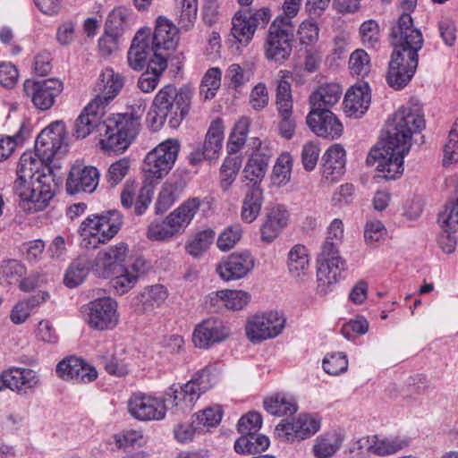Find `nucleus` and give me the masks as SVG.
<instances>
[{
    "label": "nucleus",
    "mask_w": 458,
    "mask_h": 458,
    "mask_svg": "<svg viewBox=\"0 0 458 458\" xmlns=\"http://www.w3.org/2000/svg\"><path fill=\"white\" fill-rule=\"evenodd\" d=\"M426 128L420 104L409 102L401 106L387 124L386 139L369 151L366 163L377 164V170L387 180H394L403 173V158L410 151L412 135Z\"/></svg>",
    "instance_id": "f257e3e1"
},
{
    "label": "nucleus",
    "mask_w": 458,
    "mask_h": 458,
    "mask_svg": "<svg viewBox=\"0 0 458 458\" xmlns=\"http://www.w3.org/2000/svg\"><path fill=\"white\" fill-rule=\"evenodd\" d=\"M57 183L52 167L35 152H24L17 165L13 190L21 208L30 213L46 208L55 195Z\"/></svg>",
    "instance_id": "f03ea898"
},
{
    "label": "nucleus",
    "mask_w": 458,
    "mask_h": 458,
    "mask_svg": "<svg viewBox=\"0 0 458 458\" xmlns=\"http://www.w3.org/2000/svg\"><path fill=\"white\" fill-rule=\"evenodd\" d=\"M193 96L189 85L176 89L168 84L163 87L154 98L151 110L154 113L150 123L154 131L160 129L165 123L176 129L188 114Z\"/></svg>",
    "instance_id": "7ed1b4c3"
},
{
    "label": "nucleus",
    "mask_w": 458,
    "mask_h": 458,
    "mask_svg": "<svg viewBox=\"0 0 458 458\" xmlns=\"http://www.w3.org/2000/svg\"><path fill=\"white\" fill-rule=\"evenodd\" d=\"M146 109V102L143 99L136 100L123 114H115L107 118V131L112 134L106 144L114 152H123L128 148L140 132V119Z\"/></svg>",
    "instance_id": "20e7f679"
},
{
    "label": "nucleus",
    "mask_w": 458,
    "mask_h": 458,
    "mask_svg": "<svg viewBox=\"0 0 458 458\" xmlns=\"http://www.w3.org/2000/svg\"><path fill=\"white\" fill-rule=\"evenodd\" d=\"M123 225V215L116 209L89 216L81 225L79 232L84 247L96 248L113 239Z\"/></svg>",
    "instance_id": "39448f33"
},
{
    "label": "nucleus",
    "mask_w": 458,
    "mask_h": 458,
    "mask_svg": "<svg viewBox=\"0 0 458 458\" xmlns=\"http://www.w3.org/2000/svg\"><path fill=\"white\" fill-rule=\"evenodd\" d=\"M211 387L209 373L206 369L196 375L186 384L176 386H171L165 392V396L172 399V410L175 414L190 412L199 396Z\"/></svg>",
    "instance_id": "423d86ee"
},
{
    "label": "nucleus",
    "mask_w": 458,
    "mask_h": 458,
    "mask_svg": "<svg viewBox=\"0 0 458 458\" xmlns=\"http://www.w3.org/2000/svg\"><path fill=\"white\" fill-rule=\"evenodd\" d=\"M391 45L394 48L392 57H417L418 51L423 46V38L420 30L413 27L411 15L400 14L391 28Z\"/></svg>",
    "instance_id": "0eeeda50"
},
{
    "label": "nucleus",
    "mask_w": 458,
    "mask_h": 458,
    "mask_svg": "<svg viewBox=\"0 0 458 458\" xmlns=\"http://www.w3.org/2000/svg\"><path fill=\"white\" fill-rule=\"evenodd\" d=\"M180 144L178 140L168 139L148 152L144 159L142 170L148 180H159L173 168Z\"/></svg>",
    "instance_id": "6e6552de"
},
{
    "label": "nucleus",
    "mask_w": 458,
    "mask_h": 458,
    "mask_svg": "<svg viewBox=\"0 0 458 458\" xmlns=\"http://www.w3.org/2000/svg\"><path fill=\"white\" fill-rule=\"evenodd\" d=\"M104 109L90 101L74 122L73 136L77 139H84L94 130H97L99 135L103 136L100 140L102 148L113 151L105 142L106 140H109L112 132L107 131L105 126L107 125V119L102 121ZM113 134H115V132L114 131Z\"/></svg>",
    "instance_id": "1a4fd4ad"
},
{
    "label": "nucleus",
    "mask_w": 458,
    "mask_h": 458,
    "mask_svg": "<svg viewBox=\"0 0 458 458\" xmlns=\"http://www.w3.org/2000/svg\"><path fill=\"white\" fill-rule=\"evenodd\" d=\"M320 425L321 419L318 415L302 413L293 422L282 420L276 427L275 435L278 439L286 442L304 440L315 435Z\"/></svg>",
    "instance_id": "9d476101"
},
{
    "label": "nucleus",
    "mask_w": 458,
    "mask_h": 458,
    "mask_svg": "<svg viewBox=\"0 0 458 458\" xmlns=\"http://www.w3.org/2000/svg\"><path fill=\"white\" fill-rule=\"evenodd\" d=\"M116 308V301L109 297L96 299L84 308L85 320L96 330L113 329L119 320Z\"/></svg>",
    "instance_id": "9b49d317"
},
{
    "label": "nucleus",
    "mask_w": 458,
    "mask_h": 458,
    "mask_svg": "<svg viewBox=\"0 0 458 458\" xmlns=\"http://www.w3.org/2000/svg\"><path fill=\"white\" fill-rule=\"evenodd\" d=\"M23 89L37 109L47 111L54 106L55 98L62 93L64 83L55 78L44 81L26 80Z\"/></svg>",
    "instance_id": "f8f14e48"
},
{
    "label": "nucleus",
    "mask_w": 458,
    "mask_h": 458,
    "mask_svg": "<svg viewBox=\"0 0 458 458\" xmlns=\"http://www.w3.org/2000/svg\"><path fill=\"white\" fill-rule=\"evenodd\" d=\"M284 325L285 318L276 311L255 315L246 325V335L250 342L259 343L277 336Z\"/></svg>",
    "instance_id": "ddd939ff"
},
{
    "label": "nucleus",
    "mask_w": 458,
    "mask_h": 458,
    "mask_svg": "<svg viewBox=\"0 0 458 458\" xmlns=\"http://www.w3.org/2000/svg\"><path fill=\"white\" fill-rule=\"evenodd\" d=\"M128 253L125 243L120 242L100 250L91 263V272L99 278H110L121 271Z\"/></svg>",
    "instance_id": "4468645a"
},
{
    "label": "nucleus",
    "mask_w": 458,
    "mask_h": 458,
    "mask_svg": "<svg viewBox=\"0 0 458 458\" xmlns=\"http://www.w3.org/2000/svg\"><path fill=\"white\" fill-rule=\"evenodd\" d=\"M66 137L65 125L55 121L40 131L35 142V153L43 161L50 164L63 148Z\"/></svg>",
    "instance_id": "2eb2a0df"
},
{
    "label": "nucleus",
    "mask_w": 458,
    "mask_h": 458,
    "mask_svg": "<svg viewBox=\"0 0 458 458\" xmlns=\"http://www.w3.org/2000/svg\"><path fill=\"white\" fill-rule=\"evenodd\" d=\"M345 260L340 257L339 252L324 256V250H321L317 270V292L319 294L326 295L332 291L345 270Z\"/></svg>",
    "instance_id": "dca6fc26"
},
{
    "label": "nucleus",
    "mask_w": 458,
    "mask_h": 458,
    "mask_svg": "<svg viewBox=\"0 0 458 458\" xmlns=\"http://www.w3.org/2000/svg\"><path fill=\"white\" fill-rule=\"evenodd\" d=\"M230 334V327L224 321L216 318H209L195 327L192 341L196 347L208 349L227 339Z\"/></svg>",
    "instance_id": "f3484780"
},
{
    "label": "nucleus",
    "mask_w": 458,
    "mask_h": 458,
    "mask_svg": "<svg viewBox=\"0 0 458 458\" xmlns=\"http://www.w3.org/2000/svg\"><path fill=\"white\" fill-rule=\"evenodd\" d=\"M293 26L283 25L280 21H273L269 26L264 45L267 57H287L292 51Z\"/></svg>",
    "instance_id": "a211bd4d"
},
{
    "label": "nucleus",
    "mask_w": 458,
    "mask_h": 458,
    "mask_svg": "<svg viewBox=\"0 0 458 458\" xmlns=\"http://www.w3.org/2000/svg\"><path fill=\"white\" fill-rule=\"evenodd\" d=\"M128 410L133 418L142 421L163 420L166 412L164 400L141 394L130 398Z\"/></svg>",
    "instance_id": "6ab92c4d"
},
{
    "label": "nucleus",
    "mask_w": 458,
    "mask_h": 458,
    "mask_svg": "<svg viewBox=\"0 0 458 458\" xmlns=\"http://www.w3.org/2000/svg\"><path fill=\"white\" fill-rule=\"evenodd\" d=\"M255 259L249 251L234 252L224 258L216 267L224 281L245 277L254 267Z\"/></svg>",
    "instance_id": "aec40b11"
},
{
    "label": "nucleus",
    "mask_w": 458,
    "mask_h": 458,
    "mask_svg": "<svg viewBox=\"0 0 458 458\" xmlns=\"http://www.w3.org/2000/svg\"><path fill=\"white\" fill-rule=\"evenodd\" d=\"M99 181V172L94 166L73 165L66 180V191L70 195L93 192Z\"/></svg>",
    "instance_id": "412c9836"
},
{
    "label": "nucleus",
    "mask_w": 458,
    "mask_h": 458,
    "mask_svg": "<svg viewBox=\"0 0 458 458\" xmlns=\"http://www.w3.org/2000/svg\"><path fill=\"white\" fill-rule=\"evenodd\" d=\"M306 123L318 137L333 140L343 132L342 123L330 110H310Z\"/></svg>",
    "instance_id": "4be33fe9"
},
{
    "label": "nucleus",
    "mask_w": 458,
    "mask_h": 458,
    "mask_svg": "<svg viewBox=\"0 0 458 458\" xmlns=\"http://www.w3.org/2000/svg\"><path fill=\"white\" fill-rule=\"evenodd\" d=\"M123 87V79L112 68H106L99 76L95 86L96 96L91 102L102 109L113 100Z\"/></svg>",
    "instance_id": "5701e85b"
},
{
    "label": "nucleus",
    "mask_w": 458,
    "mask_h": 458,
    "mask_svg": "<svg viewBox=\"0 0 458 458\" xmlns=\"http://www.w3.org/2000/svg\"><path fill=\"white\" fill-rule=\"evenodd\" d=\"M151 184L152 182L142 185L135 199L138 185L134 182H126L121 193L122 206L127 209L134 207V214L136 216H141L152 200L154 191Z\"/></svg>",
    "instance_id": "b1692460"
},
{
    "label": "nucleus",
    "mask_w": 458,
    "mask_h": 458,
    "mask_svg": "<svg viewBox=\"0 0 458 458\" xmlns=\"http://www.w3.org/2000/svg\"><path fill=\"white\" fill-rule=\"evenodd\" d=\"M57 375L64 380H74L77 383H89L98 377L97 370L86 364L81 359L69 357L56 366Z\"/></svg>",
    "instance_id": "393cba45"
},
{
    "label": "nucleus",
    "mask_w": 458,
    "mask_h": 458,
    "mask_svg": "<svg viewBox=\"0 0 458 458\" xmlns=\"http://www.w3.org/2000/svg\"><path fill=\"white\" fill-rule=\"evenodd\" d=\"M418 66V59H391L386 80L394 90L405 88L413 77Z\"/></svg>",
    "instance_id": "a878e982"
},
{
    "label": "nucleus",
    "mask_w": 458,
    "mask_h": 458,
    "mask_svg": "<svg viewBox=\"0 0 458 458\" xmlns=\"http://www.w3.org/2000/svg\"><path fill=\"white\" fill-rule=\"evenodd\" d=\"M253 144L256 147V150L251 154L243 169V178L244 181H247L245 184L247 189L260 188V183L265 177L269 160L268 156L259 152L261 141L258 138L254 139Z\"/></svg>",
    "instance_id": "bb28decb"
},
{
    "label": "nucleus",
    "mask_w": 458,
    "mask_h": 458,
    "mask_svg": "<svg viewBox=\"0 0 458 458\" xmlns=\"http://www.w3.org/2000/svg\"><path fill=\"white\" fill-rule=\"evenodd\" d=\"M322 180L327 183L338 181L345 172V150L340 144L331 146L324 154Z\"/></svg>",
    "instance_id": "cd10ccee"
},
{
    "label": "nucleus",
    "mask_w": 458,
    "mask_h": 458,
    "mask_svg": "<svg viewBox=\"0 0 458 458\" xmlns=\"http://www.w3.org/2000/svg\"><path fill=\"white\" fill-rule=\"evenodd\" d=\"M289 212L283 205L270 208L260 227V237L265 242H272L289 222Z\"/></svg>",
    "instance_id": "c85d7f7f"
},
{
    "label": "nucleus",
    "mask_w": 458,
    "mask_h": 458,
    "mask_svg": "<svg viewBox=\"0 0 458 458\" xmlns=\"http://www.w3.org/2000/svg\"><path fill=\"white\" fill-rule=\"evenodd\" d=\"M370 99V91L367 82L354 85L345 94L344 112L349 117L360 118L368 110Z\"/></svg>",
    "instance_id": "c756f323"
},
{
    "label": "nucleus",
    "mask_w": 458,
    "mask_h": 458,
    "mask_svg": "<svg viewBox=\"0 0 458 458\" xmlns=\"http://www.w3.org/2000/svg\"><path fill=\"white\" fill-rule=\"evenodd\" d=\"M152 37L156 42V47L165 54V57H169L177 47L179 41L178 29L165 17L159 16L157 18Z\"/></svg>",
    "instance_id": "7c9ffc66"
},
{
    "label": "nucleus",
    "mask_w": 458,
    "mask_h": 458,
    "mask_svg": "<svg viewBox=\"0 0 458 458\" xmlns=\"http://www.w3.org/2000/svg\"><path fill=\"white\" fill-rule=\"evenodd\" d=\"M128 57H165V54L156 47L150 29L141 28L131 40Z\"/></svg>",
    "instance_id": "2f4dec72"
},
{
    "label": "nucleus",
    "mask_w": 458,
    "mask_h": 458,
    "mask_svg": "<svg viewBox=\"0 0 458 458\" xmlns=\"http://www.w3.org/2000/svg\"><path fill=\"white\" fill-rule=\"evenodd\" d=\"M168 297L166 288L162 284L145 287L138 295L137 310L143 314L153 313L160 308Z\"/></svg>",
    "instance_id": "473e14b6"
},
{
    "label": "nucleus",
    "mask_w": 458,
    "mask_h": 458,
    "mask_svg": "<svg viewBox=\"0 0 458 458\" xmlns=\"http://www.w3.org/2000/svg\"><path fill=\"white\" fill-rule=\"evenodd\" d=\"M201 201L199 198H191L182 202L166 218L167 223L178 233L184 230L199 209Z\"/></svg>",
    "instance_id": "72a5a7b5"
},
{
    "label": "nucleus",
    "mask_w": 458,
    "mask_h": 458,
    "mask_svg": "<svg viewBox=\"0 0 458 458\" xmlns=\"http://www.w3.org/2000/svg\"><path fill=\"white\" fill-rule=\"evenodd\" d=\"M341 95L342 89L339 84L321 85L310 96V110H330L338 103Z\"/></svg>",
    "instance_id": "f704fd0d"
},
{
    "label": "nucleus",
    "mask_w": 458,
    "mask_h": 458,
    "mask_svg": "<svg viewBox=\"0 0 458 458\" xmlns=\"http://www.w3.org/2000/svg\"><path fill=\"white\" fill-rule=\"evenodd\" d=\"M223 140V120L216 118L211 122L206 134L205 140L200 147L204 150V153H206L207 160L212 161L218 158L220 150L222 148Z\"/></svg>",
    "instance_id": "c9c22d12"
},
{
    "label": "nucleus",
    "mask_w": 458,
    "mask_h": 458,
    "mask_svg": "<svg viewBox=\"0 0 458 458\" xmlns=\"http://www.w3.org/2000/svg\"><path fill=\"white\" fill-rule=\"evenodd\" d=\"M168 59H148L147 70L138 81L139 89L145 93L152 92L157 86L162 73L168 67Z\"/></svg>",
    "instance_id": "e433bc0d"
},
{
    "label": "nucleus",
    "mask_w": 458,
    "mask_h": 458,
    "mask_svg": "<svg viewBox=\"0 0 458 458\" xmlns=\"http://www.w3.org/2000/svg\"><path fill=\"white\" fill-rule=\"evenodd\" d=\"M265 410L274 416H286L294 414L297 410L295 399L285 394H276L264 400Z\"/></svg>",
    "instance_id": "4c0bfd02"
},
{
    "label": "nucleus",
    "mask_w": 458,
    "mask_h": 458,
    "mask_svg": "<svg viewBox=\"0 0 458 458\" xmlns=\"http://www.w3.org/2000/svg\"><path fill=\"white\" fill-rule=\"evenodd\" d=\"M131 13L129 9L119 6L114 8L107 16L104 31L123 37L131 26Z\"/></svg>",
    "instance_id": "58836bf2"
},
{
    "label": "nucleus",
    "mask_w": 458,
    "mask_h": 458,
    "mask_svg": "<svg viewBox=\"0 0 458 458\" xmlns=\"http://www.w3.org/2000/svg\"><path fill=\"white\" fill-rule=\"evenodd\" d=\"M263 203L261 188L247 189L242 207V218L246 223L253 222L260 213Z\"/></svg>",
    "instance_id": "ea45409f"
},
{
    "label": "nucleus",
    "mask_w": 458,
    "mask_h": 458,
    "mask_svg": "<svg viewBox=\"0 0 458 458\" xmlns=\"http://www.w3.org/2000/svg\"><path fill=\"white\" fill-rule=\"evenodd\" d=\"M310 267L308 250L301 244L294 245L288 254V269L294 277L305 275Z\"/></svg>",
    "instance_id": "a19ab883"
},
{
    "label": "nucleus",
    "mask_w": 458,
    "mask_h": 458,
    "mask_svg": "<svg viewBox=\"0 0 458 458\" xmlns=\"http://www.w3.org/2000/svg\"><path fill=\"white\" fill-rule=\"evenodd\" d=\"M91 271L90 260L86 258L75 259L68 267L64 276V284L70 288L80 285Z\"/></svg>",
    "instance_id": "79ce46f5"
},
{
    "label": "nucleus",
    "mask_w": 458,
    "mask_h": 458,
    "mask_svg": "<svg viewBox=\"0 0 458 458\" xmlns=\"http://www.w3.org/2000/svg\"><path fill=\"white\" fill-rule=\"evenodd\" d=\"M359 36L361 44L370 49H376L380 46L381 30L376 20L369 19L363 21L359 28Z\"/></svg>",
    "instance_id": "37998d69"
},
{
    "label": "nucleus",
    "mask_w": 458,
    "mask_h": 458,
    "mask_svg": "<svg viewBox=\"0 0 458 458\" xmlns=\"http://www.w3.org/2000/svg\"><path fill=\"white\" fill-rule=\"evenodd\" d=\"M198 0H176V16L182 29L188 30L197 18Z\"/></svg>",
    "instance_id": "c03bdc74"
},
{
    "label": "nucleus",
    "mask_w": 458,
    "mask_h": 458,
    "mask_svg": "<svg viewBox=\"0 0 458 458\" xmlns=\"http://www.w3.org/2000/svg\"><path fill=\"white\" fill-rule=\"evenodd\" d=\"M222 304L231 310L243 309L250 301V294L242 290H221L216 293Z\"/></svg>",
    "instance_id": "a18cd8bd"
},
{
    "label": "nucleus",
    "mask_w": 458,
    "mask_h": 458,
    "mask_svg": "<svg viewBox=\"0 0 458 458\" xmlns=\"http://www.w3.org/2000/svg\"><path fill=\"white\" fill-rule=\"evenodd\" d=\"M215 232L210 229L197 233L186 244V251L189 255L198 258L201 256L213 242Z\"/></svg>",
    "instance_id": "49530a36"
},
{
    "label": "nucleus",
    "mask_w": 458,
    "mask_h": 458,
    "mask_svg": "<svg viewBox=\"0 0 458 458\" xmlns=\"http://www.w3.org/2000/svg\"><path fill=\"white\" fill-rule=\"evenodd\" d=\"M232 24V34L239 43L247 44L251 40L256 30L245 17L243 12L240 11L234 14Z\"/></svg>",
    "instance_id": "de8ad7c7"
},
{
    "label": "nucleus",
    "mask_w": 458,
    "mask_h": 458,
    "mask_svg": "<svg viewBox=\"0 0 458 458\" xmlns=\"http://www.w3.org/2000/svg\"><path fill=\"white\" fill-rule=\"evenodd\" d=\"M344 237V225L340 219H335L330 224L327 231V236L323 243L321 250H324V256L335 254Z\"/></svg>",
    "instance_id": "09e8293b"
},
{
    "label": "nucleus",
    "mask_w": 458,
    "mask_h": 458,
    "mask_svg": "<svg viewBox=\"0 0 458 458\" xmlns=\"http://www.w3.org/2000/svg\"><path fill=\"white\" fill-rule=\"evenodd\" d=\"M410 441L405 437L377 439L369 445V450L377 455L394 454L409 445Z\"/></svg>",
    "instance_id": "8fccbe9b"
},
{
    "label": "nucleus",
    "mask_w": 458,
    "mask_h": 458,
    "mask_svg": "<svg viewBox=\"0 0 458 458\" xmlns=\"http://www.w3.org/2000/svg\"><path fill=\"white\" fill-rule=\"evenodd\" d=\"M293 158L289 154L281 155L274 165L272 173V182L275 185H285L291 178Z\"/></svg>",
    "instance_id": "3c124183"
},
{
    "label": "nucleus",
    "mask_w": 458,
    "mask_h": 458,
    "mask_svg": "<svg viewBox=\"0 0 458 458\" xmlns=\"http://www.w3.org/2000/svg\"><path fill=\"white\" fill-rule=\"evenodd\" d=\"M221 71L218 68H210L205 73L199 86V95L204 99L213 98L221 85Z\"/></svg>",
    "instance_id": "603ef678"
},
{
    "label": "nucleus",
    "mask_w": 458,
    "mask_h": 458,
    "mask_svg": "<svg viewBox=\"0 0 458 458\" xmlns=\"http://www.w3.org/2000/svg\"><path fill=\"white\" fill-rule=\"evenodd\" d=\"M276 107L279 116L293 114V98L290 83L281 80L276 89Z\"/></svg>",
    "instance_id": "864d4df0"
},
{
    "label": "nucleus",
    "mask_w": 458,
    "mask_h": 458,
    "mask_svg": "<svg viewBox=\"0 0 458 458\" xmlns=\"http://www.w3.org/2000/svg\"><path fill=\"white\" fill-rule=\"evenodd\" d=\"M111 278V285L116 293L123 295L132 289L137 283V276L130 272L125 265L122 267L121 271L114 275Z\"/></svg>",
    "instance_id": "5fc2aeb1"
},
{
    "label": "nucleus",
    "mask_w": 458,
    "mask_h": 458,
    "mask_svg": "<svg viewBox=\"0 0 458 458\" xmlns=\"http://www.w3.org/2000/svg\"><path fill=\"white\" fill-rule=\"evenodd\" d=\"M30 369L25 368H12L5 370L1 375L2 386L20 393L19 381L23 378L27 380V383H31Z\"/></svg>",
    "instance_id": "6e6d98bb"
},
{
    "label": "nucleus",
    "mask_w": 458,
    "mask_h": 458,
    "mask_svg": "<svg viewBox=\"0 0 458 458\" xmlns=\"http://www.w3.org/2000/svg\"><path fill=\"white\" fill-rule=\"evenodd\" d=\"M437 224L442 230L437 238V245L445 253L451 254L455 250L457 245V229L453 225L445 226V224L439 220V215L437 216Z\"/></svg>",
    "instance_id": "4d7b16f0"
},
{
    "label": "nucleus",
    "mask_w": 458,
    "mask_h": 458,
    "mask_svg": "<svg viewBox=\"0 0 458 458\" xmlns=\"http://www.w3.org/2000/svg\"><path fill=\"white\" fill-rule=\"evenodd\" d=\"M26 127L23 123L21 124L18 132L13 136H6L0 139V161H3L10 157L13 152L16 146L22 143L26 138Z\"/></svg>",
    "instance_id": "13d9d810"
},
{
    "label": "nucleus",
    "mask_w": 458,
    "mask_h": 458,
    "mask_svg": "<svg viewBox=\"0 0 458 458\" xmlns=\"http://www.w3.org/2000/svg\"><path fill=\"white\" fill-rule=\"evenodd\" d=\"M24 273L23 266L16 259L3 260L0 263V282L13 284Z\"/></svg>",
    "instance_id": "bf43d9fd"
},
{
    "label": "nucleus",
    "mask_w": 458,
    "mask_h": 458,
    "mask_svg": "<svg viewBox=\"0 0 458 458\" xmlns=\"http://www.w3.org/2000/svg\"><path fill=\"white\" fill-rule=\"evenodd\" d=\"M122 37L104 31L98 39V52L103 56L116 55L122 47Z\"/></svg>",
    "instance_id": "052dcab7"
},
{
    "label": "nucleus",
    "mask_w": 458,
    "mask_h": 458,
    "mask_svg": "<svg viewBox=\"0 0 458 458\" xmlns=\"http://www.w3.org/2000/svg\"><path fill=\"white\" fill-rule=\"evenodd\" d=\"M242 233V226L238 224L227 227L219 235L216 242L217 247L223 251L231 250L240 241Z\"/></svg>",
    "instance_id": "680f3d73"
},
{
    "label": "nucleus",
    "mask_w": 458,
    "mask_h": 458,
    "mask_svg": "<svg viewBox=\"0 0 458 458\" xmlns=\"http://www.w3.org/2000/svg\"><path fill=\"white\" fill-rule=\"evenodd\" d=\"M176 233V231H174V228L167 223V218L161 222H152L148 227L147 232V236L149 240L152 241H165L171 239Z\"/></svg>",
    "instance_id": "e2e57ef3"
},
{
    "label": "nucleus",
    "mask_w": 458,
    "mask_h": 458,
    "mask_svg": "<svg viewBox=\"0 0 458 458\" xmlns=\"http://www.w3.org/2000/svg\"><path fill=\"white\" fill-rule=\"evenodd\" d=\"M130 165V160L125 157L113 163L106 174L107 183L112 187L117 185L128 174Z\"/></svg>",
    "instance_id": "0e129e2a"
},
{
    "label": "nucleus",
    "mask_w": 458,
    "mask_h": 458,
    "mask_svg": "<svg viewBox=\"0 0 458 458\" xmlns=\"http://www.w3.org/2000/svg\"><path fill=\"white\" fill-rule=\"evenodd\" d=\"M324 370L329 375H339L348 368V360L343 352L327 355L323 360Z\"/></svg>",
    "instance_id": "69168bd1"
},
{
    "label": "nucleus",
    "mask_w": 458,
    "mask_h": 458,
    "mask_svg": "<svg viewBox=\"0 0 458 458\" xmlns=\"http://www.w3.org/2000/svg\"><path fill=\"white\" fill-rule=\"evenodd\" d=\"M222 409L219 405L208 407L203 411L197 412L194 416L196 421L204 429L206 427H216L222 420Z\"/></svg>",
    "instance_id": "338daca9"
},
{
    "label": "nucleus",
    "mask_w": 458,
    "mask_h": 458,
    "mask_svg": "<svg viewBox=\"0 0 458 458\" xmlns=\"http://www.w3.org/2000/svg\"><path fill=\"white\" fill-rule=\"evenodd\" d=\"M444 157L442 164L448 166L458 162V131L452 128L448 134L447 142L443 148Z\"/></svg>",
    "instance_id": "774afa93"
}]
</instances>
